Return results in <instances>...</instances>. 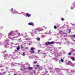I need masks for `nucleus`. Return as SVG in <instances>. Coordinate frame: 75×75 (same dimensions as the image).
<instances>
[{"instance_id":"obj_1","label":"nucleus","mask_w":75,"mask_h":75,"mask_svg":"<svg viewBox=\"0 0 75 75\" xmlns=\"http://www.w3.org/2000/svg\"><path fill=\"white\" fill-rule=\"evenodd\" d=\"M54 44V42L52 41V42H47L46 43L45 45H48V44H50V45H51V44Z\"/></svg>"},{"instance_id":"obj_2","label":"nucleus","mask_w":75,"mask_h":75,"mask_svg":"<svg viewBox=\"0 0 75 75\" xmlns=\"http://www.w3.org/2000/svg\"><path fill=\"white\" fill-rule=\"evenodd\" d=\"M28 25H34V23L32 22H30L28 23Z\"/></svg>"},{"instance_id":"obj_3","label":"nucleus","mask_w":75,"mask_h":75,"mask_svg":"<svg viewBox=\"0 0 75 75\" xmlns=\"http://www.w3.org/2000/svg\"><path fill=\"white\" fill-rule=\"evenodd\" d=\"M70 59H71L72 60V61H74L75 60V58L74 57H70Z\"/></svg>"},{"instance_id":"obj_4","label":"nucleus","mask_w":75,"mask_h":75,"mask_svg":"<svg viewBox=\"0 0 75 75\" xmlns=\"http://www.w3.org/2000/svg\"><path fill=\"white\" fill-rule=\"evenodd\" d=\"M13 33V31H12L8 35L9 36H10Z\"/></svg>"},{"instance_id":"obj_5","label":"nucleus","mask_w":75,"mask_h":75,"mask_svg":"<svg viewBox=\"0 0 75 75\" xmlns=\"http://www.w3.org/2000/svg\"><path fill=\"white\" fill-rule=\"evenodd\" d=\"M28 69L29 70H33V68H32L31 67H29Z\"/></svg>"},{"instance_id":"obj_6","label":"nucleus","mask_w":75,"mask_h":75,"mask_svg":"<svg viewBox=\"0 0 75 75\" xmlns=\"http://www.w3.org/2000/svg\"><path fill=\"white\" fill-rule=\"evenodd\" d=\"M26 15L27 17H30V15L28 13H26Z\"/></svg>"},{"instance_id":"obj_7","label":"nucleus","mask_w":75,"mask_h":75,"mask_svg":"<svg viewBox=\"0 0 75 75\" xmlns=\"http://www.w3.org/2000/svg\"><path fill=\"white\" fill-rule=\"evenodd\" d=\"M34 52H34V50H33L31 51V53L32 54H34Z\"/></svg>"},{"instance_id":"obj_8","label":"nucleus","mask_w":75,"mask_h":75,"mask_svg":"<svg viewBox=\"0 0 75 75\" xmlns=\"http://www.w3.org/2000/svg\"><path fill=\"white\" fill-rule=\"evenodd\" d=\"M20 47L19 46H18L17 47V50H20Z\"/></svg>"},{"instance_id":"obj_9","label":"nucleus","mask_w":75,"mask_h":75,"mask_svg":"<svg viewBox=\"0 0 75 75\" xmlns=\"http://www.w3.org/2000/svg\"><path fill=\"white\" fill-rule=\"evenodd\" d=\"M37 40L38 41H40V38H37Z\"/></svg>"},{"instance_id":"obj_10","label":"nucleus","mask_w":75,"mask_h":75,"mask_svg":"<svg viewBox=\"0 0 75 75\" xmlns=\"http://www.w3.org/2000/svg\"><path fill=\"white\" fill-rule=\"evenodd\" d=\"M71 29H70L69 30V33H71Z\"/></svg>"},{"instance_id":"obj_11","label":"nucleus","mask_w":75,"mask_h":75,"mask_svg":"<svg viewBox=\"0 0 75 75\" xmlns=\"http://www.w3.org/2000/svg\"><path fill=\"white\" fill-rule=\"evenodd\" d=\"M68 55H72V53H71V52H69L68 54Z\"/></svg>"},{"instance_id":"obj_12","label":"nucleus","mask_w":75,"mask_h":75,"mask_svg":"<svg viewBox=\"0 0 75 75\" xmlns=\"http://www.w3.org/2000/svg\"><path fill=\"white\" fill-rule=\"evenodd\" d=\"M54 28H55V29H57V27L56 26H54Z\"/></svg>"},{"instance_id":"obj_13","label":"nucleus","mask_w":75,"mask_h":75,"mask_svg":"<svg viewBox=\"0 0 75 75\" xmlns=\"http://www.w3.org/2000/svg\"><path fill=\"white\" fill-rule=\"evenodd\" d=\"M34 48H33V47H31V50L32 51H33V50H34Z\"/></svg>"},{"instance_id":"obj_14","label":"nucleus","mask_w":75,"mask_h":75,"mask_svg":"<svg viewBox=\"0 0 75 75\" xmlns=\"http://www.w3.org/2000/svg\"><path fill=\"white\" fill-rule=\"evenodd\" d=\"M25 52L23 53V56H25Z\"/></svg>"},{"instance_id":"obj_15","label":"nucleus","mask_w":75,"mask_h":75,"mask_svg":"<svg viewBox=\"0 0 75 75\" xmlns=\"http://www.w3.org/2000/svg\"><path fill=\"white\" fill-rule=\"evenodd\" d=\"M60 61L61 62H64V60L63 59H61L60 60Z\"/></svg>"},{"instance_id":"obj_16","label":"nucleus","mask_w":75,"mask_h":75,"mask_svg":"<svg viewBox=\"0 0 75 75\" xmlns=\"http://www.w3.org/2000/svg\"><path fill=\"white\" fill-rule=\"evenodd\" d=\"M6 41L9 42V41H10V40L9 39L6 40Z\"/></svg>"},{"instance_id":"obj_17","label":"nucleus","mask_w":75,"mask_h":75,"mask_svg":"<svg viewBox=\"0 0 75 75\" xmlns=\"http://www.w3.org/2000/svg\"><path fill=\"white\" fill-rule=\"evenodd\" d=\"M61 20L62 21H64V19L62 18H61Z\"/></svg>"},{"instance_id":"obj_18","label":"nucleus","mask_w":75,"mask_h":75,"mask_svg":"<svg viewBox=\"0 0 75 75\" xmlns=\"http://www.w3.org/2000/svg\"><path fill=\"white\" fill-rule=\"evenodd\" d=\"M72 37H75V35H72Z\"/></svg>"},{"instance_id":"obj_19","label":"nucleus","mask_w":75,"mask_h":75,"mask_svg":"<svg viewBox=\"0 0 75 75\" xmlns=\"http://www.w3.org/2000/svg\"><path fill=\"white\" fill-rule=\"evenodd\" d=\"M62 32V31H61V30H59V33H61Z\"/></svg>"},{"instance_id":"obj_20","label":"nucleus","mask_w":75,"mask_h":75,"mask_svg":"<svg viewBox=\"0 0 75 75\" xmlns=\"http://www.w3.org/2000/svg\"><path fill=\"white\" fill-rule=\"evenodd\" d=\"M36 66L37 67H39L40 66L39 65H36Z\"/></svg>"},{"instance_id":"obj_21","label":"nucleus","mask_w":75,"mask_h":75,"mask_svg":"<svg viewBox=\"0 0 75 75\" xmlns=\"http://www.w3.org/2000/svg\"><path fill=\"white\" fill-rule=\"evenodd\" d=\"M40 51H41V50H38V52H40Z\"/></svg>"},{"instance_id":"obj_22","label":"nucleus","mask_w":75,"mask_h":75,"mask_svg":"<svg viewBox=\"0 0 75 75\" xmlns=\"http://www.w3.org/2000/svg\"><path fill=\"white\" fill-rule=\"evenodd\" d=\"M21 48H23V45H21Z\"/></svg>"},{"instance_id":"obj_23","label":"nucleus","mask_w":75,"mask_h":75,"mask_svg":"<svg viewBox=\"0 0 75 75\" xmlns=\"http://www.w3.org/2000/svg\"><path fill=\"white\" fill-rule=\"evenodd\" d=\"M13 8H12L11 9V11H13Z\"/></svg>"},{"instance_id":"obj_24","label":"nucleus","mask_w":75,"mask_h":75,"mask_svg":"<svg viewBox=\"0 0 75 75\" xmlns=\"http://www.w3.org/2000/svg\"><path fill=\"white\" fill-rule=\"evenodd\" d=\"M35 63H37V62L35 61V62H34V64H35Z\"/></svg>"},{"instance_id":"obj_25","label":"nucleus","mask_w":75,"mask_h":75,"mask_svg":"<svg viewBox=\"0 0 75 75\" xmlns=\"http://www.w3.org/2000/svg\"><path fill=\"white\" fill-rule=\"evenodd\" d=\"M31 45V43H29V45Z\"/></svg>"},{"instance_id":"obj_26","label":"nucleus","mask_w":75,"mask_h":75,"mask_svg":"<svg viewBox=\"0 0 75 75\" xmlns=\"http://www.w3.org/2000/svg\"><path fill=\"white\" fill-rule=\"evenodd\" d=\"M40 70H42V69H40Z\"/></svg>"},{"instance_id":"obj_27","label":"nucleus","mask_w":75,"mask_h":75,"mask_svg":"<svg viewBox=\"0 0 75 75\" xmlns=\"http://www.w3.org/2000/svg\"><path fill=\"white\" fill-rule=\"evenodd\" d=\"M7 52V51H5V52Z\"/></svg>"},{"instance_id":"obj_28","label":"nucleus","mask_w":75,"mask_h":75,"mask_svg":"<svg viewBox=\"0 0 75 75\" xmlns=\"http://www.w3.org/2000/svg\"><path fill=\"white\" fill-rule=\"evenodd\" d=\"M35 69H37L36 68H35Z\"/></svg>"},{"instance_id":"obj_29","label":"nucleus","mask_w":75,"mask_h":75,"mask_svg":"<svg viewBox=\"0 0 75 75\" xmlns=\"http://www.w3.org/2000/svg\"><path fill=\"white\" fill-rule=\"evenodd\" d=\"M14 75H17V74H14Z\"/></svg>"},{"instance_id":"obj_30","label":"nucleus","mask_w":75,"mask_h":75,"mask_svg":"<svg viewBox=\"0 0 75 75\" xmlns=\"http://www.w3.org/2000/svg\"><path fill=\"white\" fill-rule=\"evenodd\" d=\"M71 62V61H69L68 62V63H69V62Z\"/></svg>"},{"instance_id":"obj_31","label":"nucleus","mask_w":75,"mask_h":75,"mask_svg":"<svg viewBox=\"0 0 75 75\" xmlns=\"http://www.w3.org/2000/svg\"><path fill=\"white\" fill-rule=\"evenodd\" d=\"M15 35H16V34Z\"/></svg>"},{"instance_id":"obj_32","label":"nucleus","mask_w":75,"mask_h":75,"mask_svg":"<svg viewBox=\"0 0 75 75\" xmlns=\"http://www.w3.org/2000/svg\"><path fill=\"white\" fill-rule=\"evenodd\" d=\"M74 64L75 65V64Z\"/></svg>"}]
</instances>
